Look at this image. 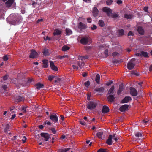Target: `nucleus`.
Wrapping results in <instances>:
<instances>
[{
	"mask_svg": "<svg viewBox=\"0 0 152 152\" xmlns=\"http://www.w3.org/2000/svg\"><path fill=\"white\" fill-rule=\"evenodd\" d=\"M96 102L94 101H90L87 104V108L89 110H93L95 109L97 106Z\"/></svg>",
	"mask_w": 152,
	"mask_h": 152,
	"instance_id": "obj_1",
	"label": "nucleus"
},
{
	"mask_svg": "<svg viewBox=\"0 0 152 152\" xmlns=\"http://www.w3.org/2000/svg\"><path fill=\"white\" fill-rule=\"evenodd\" d=\"M49 117L50 121L55 123H58V117L55 114H52L50 113Z\"/></svg>",
	"mask_w": 152,
	"mask_h": 152,
	"instance_id": "obj_2",
	"label": "nucleus"
},
{
	"mask_svg": "<svg viewBox=\"0 0 152 152\" xmlns=\"http://www.w3.org/2000/svg\"><path fill=\"white\" fill-rule=\"evenodd\" d=\"M61 33V31L58 29H55L53 33V35L54 36L53 39L56 40L58 39L60 37V34Z\"/></svg>",
	"mask_w": 152,
	"mask_h": 152,
	"instance_id": "obj_3",
	"label": "nucleus"
},
{
	"mask_svg": "<svg viewBox=\"0 0 152 152\" xmlns=\"http://www.w3.org/2000/svg\"><path fill=\"white\" fill-rule=\"evenodd\" d=\"M103 11L106 13L108 16H110L112 14V10L109 8L104 7L103 8Z\"/></svg>",
	"mask_w": 152,
	"mask_h": 152,
	"instance_id": "obj_4",
	"label": "nucleus"
},
{
	"mask_svg": "<svg viewBox=\"0 0 152 152\" xmlns=\"http://www.w3.org/2000/svg\"><path fill=\"white\" fill-rule=\"evenodd\" d=\"M31 52L29 55L30 58L34 59L37 57L38 54L33 49L31 50Z\"/></svg>",
	"mask_w": 152,
	"mask_h": 152,
	"instance_id": "obj_5",
	"label": "nucleus"
},
{
	"mask_svg": "<svg viewBox=\"0 0 152 152\" xmlns=\"http://www.w3.org/2000/svg\"><path fill=\"white\" fill-rule=\"evenodd\" d=\"M130 92L131 95L132 96H136L137 95L138 93L137 90L134 88H130Z\"/></svg>",
	"mask_w": 152,
	"mask_h": 152,
	"instance_id": "obj_6",
	"label": "nucleus"
},
{
	"mask_svg": "<svg viewBox=\"0 0 152 152\" xmlns=\"http://www.w3.org/2000/svg\"><path fill=\"white\" fill-rule=\"evenodd\" d=\"M89 42V38L88 37L82 38L80 40V43L83 45H87Z\"/></svg>",
	"mask_w": 152,
	"mask_h": 152,
	"instance_id": "obj_7",
	"label": "nucleus"
},
{
	"mask_svg": "<svg viewBox=\"0 0 152 152\" xmlns=\"http://www.w3.org/2000/svg\"><path fill=\"white\" fill-rule=\"evenodd\" d=\"M129 105L127 104H125L121 106L119 108L120 111L123 112L128 110Z\"/></svg>",
	"mask_w": 152,
	"mask_h": 152,
	"instance_id": "obj_8",
	"label": "nucleus"
},
{
	"mask_svg": "<svg viewBox=\"0 0 152 152\" xmlns=\"http://www.w3.org/2000/svg\"><path fill=\"white\" fill-rule=\"evenodd\" d=\"M40 135L42 137L44 138L45 140L46 141H48L50 138V135L47 133H41Z\"/></svg>",
	"mask_w": 152,
	"mask_h": 152,
	"instance_id": "obj_9",
	"label": "nucleus"
},
{
	"mask_svg": "<svg viewBox=\"0 0 152 152\" xmlns=\"http://www.w3.org/2000/svg\"><path fill=\"white\" fill-rule=\"evenodd\" d=\"M115 99V96L113 94H109L107 97L108 102L110 103L114 102Z\"/></svg>",
	"mask_w": 152,
	"mask_h": 152,
	"instance_id": "obj_10",
	"label": "nucleus"
},
{
	"mask_svg": "<svg viewBox=\"0 0 152 152\" xmlns=\"http://www.w3.org/2000/svg\"><path fill=\"white\" fill-rule=\"evenodd\" d=\"M135 65V64L132 62H128L127 63V68L129 70H132L133 69Z\"/></svg>",
	"mask_w": 152,
	"mask_h": 152,
	"instance_id": "obj_11",
	"label": "nucleus"
},
{
	"mask_svg": "<svg viewBox=\"0 0 152 152\" xmlns=\"http://www.w3.org/2000/svg\"><path fill=\"white\" fill-rule=\"evenodd\" d=\"M131 100L132 98L130 96H126L122 100L121 103H127L129 101Z\"/></svg>",
	"mask_w": 152,
	"mask_h": 152,
	"instance_id": "obj_12",
	"label": "nucleus"
},
{
	"mask_svg": "<svg viewBox=\"0 0 152 152\" xmlns=\"http://www.w3.org/2000/svg\"><path fill=\"white\" fill-rule=\"evenodd\" d=\"M137 31L140 35H143L144 34V30L141 26H139L137 27Z\"/></svg>",
	"mask_w": 152,
	"mask_h": 152,
	"instance_id": "obj_13",
	"label": "nucleus"
},
{
	"mask_svg": "<svg viewBox=\"0 0 152 152\" xmlns=\"http://www.w3.org/2000/svg\"><path fill=\"white\" fill-rule=\"evenodd\" d=\"M78 27L79 28L81 29H85L87 28V26L86 24L83 23L82 22H80L78 24Z\"/></svg>",
	"mask_w": 152,
	"mask_h": 152,
	"instance_id": "obj_14",
	"label": "nucleus"
},
{
	"mask_svg": "<svg viewBox=\"0 0 152 152\" xmlns=\"http://www.w3.org/2000/svg\"><path fill=\"white\" fill-rule=\"evenodd\" d=\"M109 110L110 109L108 106L104 105L103 107L102 112L103 113H105L108 112Z\"/></svg>",
	"mask_w": 152,
	"mask_h": 152,
	"instance_id": "obj_15",
	"label": "nucleus"
},
{
	"mask_svg": "<svg viewBox=\"0 0 152 152\" xmlns=\"http://www.w3.org/2000/svg\"><path fill=\"white\" fill-rule=\"evenodd\" d=\"M24 99L23 96H17L15 98V101L18 102L23 101Z\"/></svg>",
	"mask_w": 152,
	"mask_h": 152,
	"instance_id": "obj_16",
	"label": "nucleus"
},
{
	"mask_svg": "<svg viewBox=\"0 0 152 152\" xmlns=\"http://www.w3.org/2000/svg\"><path fill=\"white\" fill-rule=\"evenodd\" d=\"M99 11L96 7H94L93 10V15L94 17H96L98 16Z\"/></svg>",
	"mask_w": 152,
	"mask_h": 152,
	"instance_id": "obj_17",
	"label": "nucleus"
},
{
	"mask_svg": "<svg viewBox=\"0 0 152 152\" xmlns=\"http://www.w3.org/2000/svg\"><path fill=\"white\" fill-rule=\"evenodd\" d=\"M50 66L51 68L53 70L55 71H57L58 70L57 67L55 66L53 61H50Z\"/></svg>",
	"mask_w": 152,
	"mask_h": 152,
	"instance_id": "obj_18",
	"label": "nucleus"
},
{
	"mask_svg": "<svg viewBox=\"0 0 152 152\" xmlns=\"http://www.w3.org/2000/svg\"><path fill=\"white\" fill-rule=\"evenodd\" d=\"M124 31L123 29L118 30L117 32V35L118 37L121 36L123 35L124 33Z\"/></svg>",
	"mask_w": 152,
	"mask_h": 152,
	"instance_id": "obj_19",
	"label": "nucleus"
},
{
	"mask_svg": "<svg viewBox=\"0 0 152 152\" xmlns=\"http://www.w3.org/2000/svg\"><path fill=\"white\" fill-rule=\"evenodd\" d=\"M115 92V86H112L111 88L109 89L108 92V94H114Z\"/></svg>",
	"mask_w": 152,
	"mask_h": 152,
	"instance_id": "obj_20",
	"label": "nucleus"
},
{
	"mask_svg": "<svg viewBox=\"0 0 152 152\" xmlns=\"http://www.w3.org/2000/svg\"><path fill=\"white\" fill-rule=\"evenodd\" d=\"M112 139H113L112 136L111 135H110L108 139L106 141V143L109 145H111L112 144Z\"/></svg>",
	"mask_w": 152,
	"mask_h": 152,
	"instance_id": "obj_21",
	"label": "nucleus"
},
{
	"mask_svg": "<svg viewBox=\"0 0 152 152\" xmlns=\"http://www.w3.org/2000/svg\"><path fill=\"white\" fill-rule=\"evenodd\" d=\"M124 90V86L123 84H121L119 86V89L118 90L117 94L119 95Z\"/></svg>",
	"mask_w": 152,
	"mask_h": 152,
	"instance_id": "obj_22",
	"label": "nucleus"
},
{
	"mask_svg": "<svg viewBox=\"0 0 152 152\" xmlns=\"http://www.w3.org/2000/svg\"><path fill=\"white\" fill-rule=\"evenodd\" d=\"M44 86L43 84L41 83H38L35 85L36 88L37 89H40L41 88H43Z\"/></svg>",
	"mask_w": 152,
	"mask_h": 152,
	"instance_id": "obj_23",
	"label": "nucleus"
},
{
	"mask_svg": "<svg viewBox=\"0 0 152 152\" xmlns=\"http://www.w3.org/2000/svg\"><path fill=\"white\" fill-rule=\"evenodd\" d=\"M13 2V0H8L6 3L7 7H10L12 4Z\"/></svg>",
	"mask_w": 152,
	"mask_h": 152,
	"instance_id": "obj_24",
	"label": "nucleus"
},
{
	"mask_svg": "<svg viewBox=\"0 0 152 152\" xmlns=\"http://www.w3.org/2000/svg\"><path fill=\"white\" fill-rule=\"evenodd\" d=\"M43 62V67L45 68H47L48 67V61L47 60H44L42 61Z\"/></svg>",
	"mask_w": 152,
	"mask_h": 152,
	"instance_id": "obj_25",
	"label": "nucleus"
},
{
	"mask_svg": "<svg viewBox=\"0 0 152 152\" xmlns=\"http://www.w3.org/2000/svg\"><path fill=\"white\" fill-rule=\"evenodd\" d=\"M7 86L6 85H4L2 86V88L3 89L0 91L1 93H4L7 91Z\"/></svg>",
	"mask_w": 152,
	"mask_h": 152,
	"instance_id": "obj_26",
	"label": "nucleus"
},
{
	"mask_svg": "<svg viewBox=\"0 0 152 152\" xmlns=\"http://www.w3.org/2000/svg\"><path fill=\"white\" fill-rule=\"evenodd\" d=\"M77 64L80 68H82L84 66L85 64L84 62H81L80 61H78L77 62Z\"/></svg>",
	"mask_w": 152,
	"mask_h": 152,
	"instance_id": "obj_27",
	"label": "nucleus"
},
{
	"mask_svg": "<svg viewBox=\"0 0 152 152\" xmlns=\"http://www.w3.org/2000/svg\"><path fill=\"white\" fill-rule=\"evenodd\" d=\"M66 34L67 35H69L72 34V31L69 28H66Z\"/></svg>",
	"mask_w": 152,
	"mask_h": 152,
	"instance_id": "obj_28",
	"label": "nucleus"
},
{
	"mask_svg": "<svg viewBox=\"0 0 152 152\" xmlns=\"http://www.w3.org/2000/svg\"><path fill=\"white\" fill-rule=\"evenodd\" d=\"M105 89L103 87H101L95 89V91L97 92H100L102 93L104 92Z\"/></svg>",
	"mask_w": 152,
	"mask_h": 152,
	"instance_id": "obj_29",
	"label": "nucleus"
},
{
	"mask_svg": "<svg viewBox=\"0 0 152 152\" xmlns=\"http://www.w3.org/2000/svg\"><path fill=\"white\" fill-rule=\"evenodd\" d=\"M135 136L136 137L138 138L139 140H140V139L142 138V134L140 132H137L135 134Z\"/></svg>",
	"mask_w": 152,
	"mask_h": 152,
	"instance_id": "obj_30",
	"label": "nucleus"
},
{
	"mask_svg": "<svg viewBox=\"0 0 152 152\" xmlns=\"http://www.w3.org/2000/svg\"><path fill=\"white\" fill-rule=\"evenodd\" d=\"M124 18L127 19H132L133 16L132 15L130 14H125L124 15Z\"/></svg>",
	"mask_w": 152,
	"mask_h": 152,
	"instance_id": "obj_31",
	"label": "nucleus"
},
{
	"mask_svg": "<svg viewBox=\"0 0 152 152\" xmlns=\"http://www.w3.org/2000/svg\"><path fill=\"white\" fill-rule=\"evenodd\" d=\"M10 57V55H4L3 57V60L5 61L7 60Z\"/></svg>",
	"mask_w": 152,
	"mask_h": 152,
	"instance_id": "obj_32",
	"label": "nucleus"
},
{
	"mask_svg": "<svg viewBox=\"0 0 152 152\" xmlns=\"http://www.w3.org/2000/svg\"><path fill=\"white\" fill-rule=\"evenodd\" d=\"M141 53L142 56H143L146 58H148L149 57L148 53L146 52L142 51H141Z\"/></svg>",
	"mask_w": 152,
	"mask_h": 152,
	"instance_id": "obj_33",
	"label": "nucleus"
},
{
	"mask_svg": "<svg viewBox=\"0 0 152 152\" xmlns=\"http://www.w3.org/2000/svg\"><path fill=\"white\" fill-rule=\"evenodd\" d=\"M43 54L45 56H48L49 55L48 49H44L43 51Z\"/></svg>",
	"mask_w": 152,
	"mask_h": 152,
	"instance_id": "obj_34",
	"label": "nucleus"
},
{
	"mask_svg": "<svg viewBox=\"0 0 152 152\" xmlns=\"http://www.w3.org/2000/svg\"><path fill=\"white\" fill-rule=\"evenodd\" d=\"M98 24L99 25L102 27H103L104 25V22L102 20H100L99 21Z\"/></svg>",
	"mask_w": 152,
	"mask_h": 152,
	"instance_id": "obj_35",
	"label": "nucleus"
},
{
	"mask_svg": "<svg viewBox=\"0 0 152 152\" xmlns=\"http://www.w3.org/2000/svg\"><path fill=\"white\" fill-rule=\"evenodd\" d=\"M69 49L70 48L69 47L66 45H64L62 47V50L63 51H66L69 50Z\"/></svg>",
	"mask_w": 152,
	"mask_h": 152,
	"instance_id": "obj_36",
	"label": "nucleus"
},
{
	"mask_svg": "<svg viewBox=\"0 0 152 152\" xmlns=\"http://www.w3.org/2000/svg\"><path fill=\"white\" fill-rule=\"evenodd\" d=\"M111 16L113 18H119V15L118 13H114L113 14H112Z\"/></svg>",
	"mask_w": 152,
	"mask_h": 152,
	"instance_id": "obj_37",
	"label": "nucleus"
},
{
	"mask_svg": "<svg viewBox=\"0 0 152 152\" xmlns=\"http://www.w3.org/2000/svg\"><path fill=\"white\" fill-rule=\"evenodd\" d=\"M70 149V148H68L64 149H61L58 150V152H66Z\"/></svg>",
	"mask_w": 152,
	"mask_h": 152,
	"instance_id": "obj_38",
	"label": "nucleus"
},
{
	"mask_svg": "<svg viewBox=\"0 0 152 152\" xmlns=\"http://www.w3.org/2000/svg\"><path fill=\"white\" fill-rule=\"evenodd\" d=\"M88 58V56H80L79 57L78 59H80L81 60L83 61V59H87Z\"/></svg>",
	"mask_w": 152,
	"mask_h": 152,
	"instance_id": "obj_39",
	"label": "nucleus"
},
{
	"mask_svg": "<svg viewBox=\"0 0 152 152\" xmlns=\"http://www.w3.org/2000/svg\"><path fill=\"white\" fill-rule=\"evenodd\" d=\"M100 79V75L98 74H97L95 78V81L97 83H99V82Z\"/></svg>",
	"mask_w": 152,
	"mask_h": 152,
	"instance_id": "obj_40",
	"label": "nucleus"
},
{
	"mask_svg": "<svg viewBox=\"0 0 152 152\" xmlns=\"http://www.w3.org/2000/svg\"><path fill=\"white\" fill-rule=\"evenodd\" d=\"M103 134V133L102 132H99L97 133L96 136L99 138H101Z\"/></svg>",
	"mask_w": 152,
	"mask_h": 152,
	"instance_id": "obj_41",
	"label": "nucleus"
},
{
	"mask_svg": "<svg viewBox=\"0 0 152 152\" xmlns=\"http://www.w3.org/2000/svg\"><path fill=\"white\" fill-rule=\"evenodd\" d=\"M55 77V76L54 75H48L47 77L48 79V80L50 81H51Z\"/></svg>",
	"mask_w": 152,
	"mask_h": 152,
	"instance_id": "obj_42",
	"label": "nucleus"
},
{
	"mask_svg": "<svg viewBox=\"0 0 152 152\" xmlns=\"http://www.w3.org/2000/svg\"><path fill=\"white\" fill-rule=\"evenodd\" d=\"M60 123H64V122H63V121H64L65 120V118H64V115H60Z\"/></svg>",
	"mask_w": 152,
	"mask_h": 152,
	"instance_id": "obj_43",
	"label": "nucleus"
},
{
	"mask_svg": "<svg viewBox=\"0 0 152 152\" xmlns=\"http://www.w3.org/2000/svg\"><path fill=\"white\" fill-rule=\"evenodd\" d=\"M19 21L18 20H13L11 21V23L14 25L18 24L19 23Z\"/></svg>",
	"mask_w": 152,
	"mask_h": 152,
	"instance_id": "obj_44",
	"label": "nucleus"
},
{
	"mask_svg": "<svg viewBox=\"0 0 152 152\" xmlns=\"http://www.w3.org/2000/svg\"><path fill=\"white\" fill-rule=\"evenodd\" d=\"M88 122H90V124H91V123L92 122H94V123H96L97 122L95 121V118H93L91 120H90V119H88L87 120Z\"/></svg>",
	"mask_w": 152,
	"mask_h": 152,
	"instance_id": "obj_45",
	"label": "nucleus"
},
{
	"mask_svg": "<svg viewBox=\"0 0 152 152\" xmlns=\"http://www.w3.org/2000/svg\"><path fill=\"white\" fill-rule=\"evenodd\" d=\"M113 2L112 0H107L106 1V4L108 5H110L112 4Z\"/></svg>",
	"mask_w": 152,
	"mask_h": 152,
	"instance_id": "obj_46",
	"label": "nucleus"
},
{
	"mask_svg": "<svg viewBox=\"0 0 152 152\" xmlns=\"http://www.w3.org/2000/svg\"><path fill=\"white\" fill-rule=\"evenodd\" d=\"M90 85V82L89 81H88L85 82L84 84V85L86 87H88Z\"/></svg>",
	"mask_w": 152,
	"mask_h": 152,
	"instance_id": "obj_47",
	"label": "nucleus"
},
{
	"mask_svg": "<svg viewBox=\"0 0 152 152\" xmlns=\"http://www.w3.org/2000/svg\"><path fill=\"white\" fill-rule=\"evenodd\" d=\"M112 136L113 137V139H114L115 142H117L118 140V138L117 137L115 136V134H113Z\"/></svg>",
	"mask_w": 152,
	"mask_h": 152,
	"instance_id": "obj_48",
	"label": "nucleus"
},
{
	"mask_svg": "<svg viewBox=\"0 0 152 152\" xmlns=\"http://www.w3.org/2000/svg\"><path fill=\"white\" fill-rule=\"evenodd\" d=\"M119 54L116 52H115L112 53V55L113 56H118Z\"/></svg>",
	"mask_w": 152,
	"mask_h": 152,
	"instance_id": "obj_49",
	"label": "nucleus"
},
{
	"mask_svg": "<svg viewBox=\"0 0 152 152\" xmlns=\"http://www.w3.org/2000/svg\"><path fill=\"white\" fill-rule=\"evenodd\" d=\"M8 77L9 76L7 74L6 75L3 77V80L4 81L7 80Z\"/></svg>",
	"mask_w": 152,
	"mask_h": 152,
	"instance_id": "obj_50",
	"label": "nucleus"
},
{
	"mask_svg": "<svg viewBox=\"0 0 152 152\" xmlns=\"http://www.w3.org/2000/svg\"><path fill=\"white\" fill-rule=\"evenodd\" d=\"M104 53L105 55V57H107L108 56V50L107 49H106L104 51Z\"/></svg>",
	"mask_w": 152,
	"mask_h": 152,
	"instance_id": "obj_51",
	"label": "nucleus"
},
{
	"mask_svg": "<svg viewBox=\"0 0 152 152\" xmlns=\"http://www.w3.org/2000/svg\"><path fill=\"white\" fill-rule=\"evenodd\" d=\"M97 28V26L95 25H93L91 27V29L92 30H94Z\"/></svg>",
	"mask_w": 152,
	"mask_h": 152,
	"instance_id": "obj_52",
	"label": "nucleus"
},
{
	"mask_svg": "<svg viewBox=\"0 0 152 152\" xmlns=\"http://www.w3.org/2000/svg\"><path fill=\"white\" fill-rule=\"evenodd\" d=\"M112 83V81H109L106 83V85L107 86H109L110 85H111Z\"/></svg>",
	"mask_w": 152,
	"mask_h": 152,
	"instance_id": "obj_53",
	"label": "nucleus"
},
{
	"mask_svg": "<svg viewBox=\"0 0 152 152\" xmlns=\"http://www.w3.org/2000/svg\"><path fill=\"white\" fill-rule=\"evenodd\" d=\"M97 152H107V151L104 149H100Z\"/></svg>",
	"mask_w": 152,
	"mask_h": 152,
	"instance_id": "obj_54",
	"label": "nucleus"
},
{
	"mask_svg": "<svg viewBox=\"0 0 152 152\" xmlns=\"http://www.w3.org/2000/svg\"><path fill=\"white\" fill-rule=\"evenodd\" d=\"M72 66L73 67V69H75L77 70L78 69V67L76 65H72Z\"/></svg>",
	"mask_w": 152,
	"mask_h": 152,
	"instance_id": "obj_55",
	"label": "nucleus"
},
{
	"mask_svg": "<svg viewBox=\"0 0 152 152\" xmlns=\"http://www.w3.org/2000/svg\"><path fill=\"white\" fill-rule=\"evenodd\" d=\"M134 35V33L131 31H129L128 34V36H133Z\"/></svg>",
	"mask_w": 152,
	"mask_h": 152,
	"instance_id": "obj_56",
	"label": "nucleus"
},
{
	"mask_svg": "<svg viewBox=\"0 0 152 152\" xmlns=\"http://www.w3.org/2000/svg\"><path fill=\"white\" fill-rule=\"evenodd\" d=\"M44 40H51V38L49 37H48V36H46L45 38H44Z\"/></svg>",
	"mask_w": 152,
	"mask_h": 152,
	"instance_id": "obj_57",
	"label": "nucleus"
},
{
	"mask_svg": "<svg viewBox=\"0 0 152 152\" xmlns=\"http://www.w3.org/2000/svg\"><path fill=\"white\" fill-rule=\"evenodd\" d=\"M27 107V106L26 107H22V110L23 111V112H26V108Z\"/></svg>",
	"mask_w": 152,
	"mask_h": 152,
	"instance_id": "obj_58",
	"label": "nucleus"
},
{
	"mask_svg": "<svg viewBox=\"0 0 152 152\" xmlns=\"http://www.w3.org/2000/svg\"><path fill=\"white\" fill-rule=\"evenodd\" d=\"M91 47L90 46H86L85 47V49L86 50H88L91 49Z\"/></svg>",
	"mask_w": 152,
	"mask_h": 152,
	"instance_id": "obj_59",
	"label": "nucleus"
},
{
	"mask_svg": "<svg viewBox=\"0 0 152 152\" xmlns=\"http://www.w3.org/2000/svg\"><path fill=\"white\" fill-rule=\"evenodd\" d=\"M143 10L145 12H147L148 10V7H144L143 8Z\"/></svg>",
	"mask_w": 152,
	"mask_h": 152,
	"instance_id": "obj_60",
	"label": "nucleus"
},
{
	"mask_svg": "<svg viewBox=\"0 0 152 152\" xmlns=\"http://www.w3.org/2000/svg\"><path fill=\"white\" fill-rule=\"evenodd\" d=\"M15 116H16V114H13L12 115L11 117L10 118V119L11 120L13 119L14 118H15Z\"/></svg>",
	"mask_w": 152,
	"mask_h": 152,
	"instance_id": "obj_61",
	"label": "nucleus"
},
{
	"mask_svg": "<svg viewBox=\"0 0 152 152\" xmlns=\"http://www.w3.org/2000/svg\"><path fill=\"white\" fill-rule=\"evenodd\" d=\"M117 3L118 4H120L122 3V1L121 0H118L117 1Z\"/></svg>",
	"mask_w": 152,
	"mask_h": 152,
	"instance_id": "obj_62",
	"label": "nucleus"
},
{
	"mask_svg": "<svg viewBox=\"0 0 152 152\" xmlns=\"http://www.w3.org/2000/svg\"><path fill=\"white\" fill-rule=\"evenodd\" d=\"M26 140V138L25 136L23 137V139H22V141L23 142H25Z\"/></svg>",
	"mask_w": 152,
	"mask_h": 152,
	"instance_id": "obj_63",
	"label": "nucleus"
},
{
	"mask_svg": "<svg viewBox=\"0 0 152 152\" xmlns=\"http://www.w3.org/2000/svg\"><path fill=\"white\" fill-rule=\"evenodd\" d=\"M91 19L90 18H88L87 19V20L88 22L89 23H91Z\"/></svg>",
	"mask_w": 152,
	"mask_h": 152,
	"instance_id": "obj_64",
	"label": "nucleus"
}]
</instances>
